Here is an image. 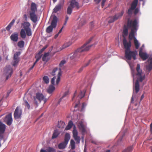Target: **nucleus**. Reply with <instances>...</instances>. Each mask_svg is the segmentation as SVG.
I'll return each instance as SVG.
<instances>
[{"mask_svg": "<svg viewBox=\"0 0 152 152\" xmlns=\"http://www.w3.org/2000/svg\"><path fill=\"white\" fill-rule=\"evenodd\" d=\"M55 150L53 148L51 147H48L47 149V152H54Z\"/></svg>", "mask_w": 152, "mask_h": 152, "instance_id": "obj_48", "label": "nucleus"}, {"mask_svg": "<svg viewBox=\"0 0 152 152\" xmlns=\"http://www.w3.org/2000/svg\"><path fill=\"white\" fill-rule=\"evenodd\" d=\"M66 61L65 60H62L59 64L60 68L58 69V74L57 77L54 76L51 80V83L53 85H58L60 80V77L61 75V69L64 68V65L65 64Z\"/></svg>", "mask_w": 152, "mask_h": 152, "instance_id": "obj_4", "label": "nucleus"}, {"mask_svg": "<svg viewBox=\"0 0 152 152\" xmlns=\"http://www.w3.org/2000/svg\"><path fill=\"white\" fill-rule=\"evenodd\" d=\"M92 46L93 45H88L85 43L81 47L78 48L77 49L81 54V53L88 51Z\"/></svg>", "mask_w": 152, "mask_h": 152, "instance_id": "obj_13", "label": "nucleus"}, {"mask_svg": "<svg viewBox=\"0 0 152 152\" xmlns=\"http://www.w3.org/2000/svg\"><path fill=\"white\" fill-rule=\"evenodd\" d=\"M22 110L19 107H17L15 111L14 114V117L15 119H19L20 118L22 115Z\"/></svg>", "mask_w": 152, "mask_h": 152, "instance_id": "obj_18", "label": "nucleus"}, {"mask_svg": "<svg viewBox=\"0 0 152 152\" xmlns=\"http://www.w3.org/2000/svg\"><path fill=\"white\" fill-rule=\"evenodd\" d=\"M59 133L57 130H56L54 131L52 136V139L56 138L58 135Z\"/></svg>", "mask_w": 152, "mask_h": 152, "instance_id": "obj_41", "label": "nucleus"}, {"mask_svg": "<svg viewBox=\"0 0 152 152\" xmlns=\"http://www.w3.org/2000/svg\"><path fill=\"white\" fill-rule=\"evenodd\" d=\"M8 51H7V52H3V54L4 56H6V58L7 60H8Z\"/></svg>", "mask_w": 152, "mask_h": 152, "instance_id": "obj_52", "label": "nucleus"}, {"mask_svg": "<svg viewBox=\"0 0 152 152\" xmlns=\"http://www.w3.org/2000/svg\"><path fill=\"white\" fill-rule=\"evenodd\" d=\"M57 22V18L56 16H54L51 25L47 28L46 31L47 33H50L52 32L53 29L56 27Z\"/></svg>", "mask_w": 152, "mask_h": 152, "instance_id": "obj_6", "label": "nucleus"}, {"mask_svg": "<svg viewBox=\"0 0 152 152\" xmlns=\"http://www.w3.org/2000/svg\"><path fill=\"white\" fill-rule=\"evenodd\" d=\"M72 8L70 6H69L68 7L67 9V14L70 15L72 12Z\"/></svg>", "mask_w": 152, "mask_h": 152, "instance_id": "obj_47", "label": "nucleus"}, {"mask_svg": "<svg viewBox=\"0 0 152 152\" xmlns=\"http://www.w3.org/2000/svg\"><path fill=\"white\" fill-rule=\"evenodd\" d=\"M79 104H80V102H79V103L78 104H76L75 106V107L76 108L77 107H78L79 105Z\"/></svg>", "mask_w": 152, "mask_h": 152, "instance_id": "obj_62", "label": "nucleus"}, {"mask_svg": "<svg viewBox=\"0 0 152 152\" xmlns=\"http://www.w3.org/2000/svg\"><path fill=\"white\" fill-rule=\"evenodd\" d=\"M24 105L26 107H27L28 109H29L30 108V106L29 104L26 100H24Z\"/></svg>", "mask_w": 152, "mask_h": 152, "instance_id": "obj_46", "label": "nucleus"}, {"mask_svg": "<svg viewBox=\"0 0 152 152\" xmlns=\"http://www.w3.org/2000/svg\"><path fill=\"white\" fill-rule=\"evenodd\" d=\"M49 55L48 53H45L42 57V60L43 61L47 62L48 60V56Z\"/></svg>", "mask_w": 152, "mask_h": 152, "instance_id": "obj_36", "label": "nucleus"}, {"mask_svg": "<svg viewBox=\"0 0 152 152\" xmlns=\"http://www.w3.org/2000/svg\"><path fill=\"white\" fill-rule=\"evenodd\" d=\"M87 104L85 103H83L82 104V107L81 110V111H82L85 108V107L86 106Z\"/></svg>", "mask_w": 152, "mask_h": 152, "instance_id": "obj_55", "label": "nucleus"}, {"mask_svg": "<svg viewBox=\"0 0 152 152\" xmlns=\"http://www.w3.org/2000/svg\"><path fill=\"white\" fill-rule=\"evenodd\" d=\"M69 6L72 8H76L78 9L79 8V4L75 0H72L70 2Z\"/></svg>", "mask_w": 152, "mask_h": 152, "instance_id": "obj_23", "label": "nucleus"}, {"mask_svg": "<svg viewBox=\"0 0 152 152\" xmlns=\"http://www.w3.org/2000/svg\"><path fill=\"white\" fill-rule=\"evenodd\" d=\"M20 35L21 37L24 39L26 37V34L25 30L23 29H22L20 32Z\"/></svg>", "mask_w": 152, "mask_h": 152, "instance_id": "obj_34", "label": "nucleus"}, {"mask_svg": "<svg viewBox=\"0 0 152 152\" xmlns=\"http://www.w3.org/2000/svg\"><path fill=\"white\" fill-rule=\"evenodd\" d=\"M69 17L68 16H66V17L65 19V21L67 22V21L69 19Z\"/></svg>", "mask_w": 152, "mask_h": 152, "instance_id": "obj_63", "label": "nucleus"}, {"mask_svg": "<svg viewBox=\"0 0 152 152\" xmlns=\"http://www.w3.org/2000/svg\"><path fill=\"white\" fill-rule=\"evenodd\" d=\"M137 22L136 20H134V21L132 20H129L127 22V26L129 28H131L130 33L129 35V38L130 40L134 39L135 38L134 36V34L137 30Z\"/></svg>", "mask_w": 152, "mask_h": 152, "instance_id": "obj_2", "label": "nucleus"}, {"mask_svg": "<svg viewBox=\"0 0 152 152\" xmlns=\"http://www.w3.org/2000/svg\"><path fill=\"white\" fill-rule=\"evenodd\" d=\"M73 123L72 121H70L68 123L67 126L65 128V130H68L70 129L73 125Z\"/></svg>", "mask_w": 152, "mask_h": 152, "instance_id": "obj_32", "label": "nucleus"}, {"mask_svg": "<svg viewBox=\"0 0 152 152\" xmlns=\"http://www.w3.org/2000/svg\"><path fill=\"white\" fill-rule=\"evenodd\" d=\"M124 13V11L122 10L120 13H118L115 15L114 16L110 17L108 23H113L120 18L122 16Z\"/></svg>", "mask_w": 152, "mask_h": 152, "instance_id": "obj_10", "label": "nucleus"}, {"mask_svg": "<svg viewBox=\"0 0 152 152\" xmlns=\"http://www.w3.org/2000/svg\"><path fill=\"white\" fill-rule=\"evenodd\" d=\"M134 42L136 48V49H138L139 48L140 44L136 38H134Z\"/></svg>", "mask_w": 152, "mask_h": 152, "instance_id": "obj_38", "label": "nucleus"}, {"mask_svg": "<svg viewBox=\"0 0 152 152\" xmlns=\"http://www.w3.org/2000/svg\"><path fill=\"white\" fill-rule=\"evenodd\" d=\"M84 68V67L83 66L82 67L80 68L78 70V71H77L78 72V73L80 72L83 70Z\"/></svg>", "mask_w": 152, "mask_h": 152, "instance_id": "obj_57", "label": "nucleus"}, {"mask_svg": "<svg viewBox=\"0 0 152 152\" xmlns=\"http://www.w3.org/2000/svg\"><path fill=\"white\" fill-rule=\"evenodd\" d=\"M11 40L15 42H16L18 39V34L17 33H14L12 34L10 37Z\"/></svg>", "mask_w": 152, "mask_h": 152, "instance_id": "obj_24", "label": "nucleus"}, {"mask_svg": "<svg viewBox=\"0 0 152 152\" xmlns=\"http://www.w3.org/2000/svg\"><path fill=\"white\" fill-rule=\"evenodd\" d=\"M68 143H66L65 142H63L60 143L58 145V148L59 149H64Z\"/></svg>", "mask_w": 152, "mask_h": 152, "instance_id": "obj_27", "label": "nucleus"}, {"mask_svg": "<svg viewBox=\"0 0 152 152\" xmlns=\"http://www.w3.org/2000/svg\"><path fill=\"white\" fill-rule=\"evenodd\" d=\"M64 2V0H61L53 9V12L56 13L59 11L61 9V7L63 5Z\"/></svg>", "mask_w": 152, "mask_h": 152, "instance_id": "obj_20", "label": "nucleus"}, {"mask_svg": "<svg viewBox=\"0 0 152 152\" xmlns=\"http://www.w3.org/2000/svg\"><path fill=\"white\" fill-rule=\"evenodd\" d=\"M86 23V21L84 19H81L79 23L78 24L77 26H76V28L79 29L84 25Z\"/></svg>", "mask_w": 152, "mask_h": 152, "instance_id": "obj_25", "label": "nucleus"}, {"mask_svg": "<svg viewBox=\"0 0 152 152\" xmlns=\"http://www.w3.org/2000/svg\"><path fill=\"white\" fill-rule=\"evenodd\" d=\"M70 146L71 147V149L73 150L75 148V142L74 141L71 140L70 141Z\"/></svg>", "mask_w": 152, "mask_h": 152, "instance_id": "obj_37", "label": "nucleus"}, {"mask_svg": "<svg viewBox=\"0 0 152 152\" xmlns=\"http://www.w3.org/2000/svg\"><path fill=\"white\" fill-rule=\"evenodd\" d=\"M20 54V52L19 51L16 52L14 54L13 57V60L12 62V65L13 66H15L18 64L19 61V56Z\"/></svg>", "mask_w": 152, "mask_h": 152, "instance_id": "obj_16", "label": "nucleus"}, {"mask_svg": "<svg viewBox=\"0 0 152 152\" xmlns=\"http://www.w3.org/2000/svg\"><path fill=\"white\" fill-rule=\"evenodd\" d=\"M85 91L83 90L82 91H81L80 94L78 96L77 98L78 99H81L83 97L85 96Z\"/></svg>", "mask_w": 152, "mask_h": 152, "instance_id": "obj_39", "label": "nucleus"}, {"mask_svg": "<svg viewBox=\"0 0 152 152\" xmlns=\"http://www.w3.org/2000/svg\"><path fill=\"white\" fill-rule=\"evenodd\" d=\"M24 18H25V20H27V15L26 14H25V15H24Z\"/></svg>", "mask_w": 152, "mask_h": 152, "instance_id": "obj_64", "label": "nucleus"}, {"mask_svg": "<svg viewBox=\"0 0 152 152\" xmlns=\"http://www.w3.org/2000/svg\"><path fill=\"white\" fill-rule=\"evenodd\" d=\"M77 126L79 129L82 131V133L83 134L86 132V124L83 120H82L77 124Z\"/></svg>", "mask_w": 152, "mask_h": 152, "instance_id": "obj_14", "label": "nucleus"}, {"mask_svg": "<svg viewBox=\"0 0 152 152\" xmlns=\"http://www.w3.org/2000/svg\"><path fill=\"white\" fill-rule=\"evenodd\" d=\"M134 13L135 15H136L139 11V9L138 8H136L134 9Z\"/></svg>", "mask_w": 152, "mask_h": 152, "instance_id": "obj_53", "label": "nucleus"}, {"mask_svg": "<svg viewBox=\"0 0 152 152\" xmlns=\"http://www.w3.org/2000/svg\"><path fill=\"white\" fill-rule=\"evenodd\" d=\"M55 88L53 85H50L47 89V91L49 94L52 93L55 90Z\"/></svg>", "mask_w": 152, "mask_h": 152, "instance_id": "obj_30", "label": "nucleus"}, {"mask_svg": "<svg viewBox=\"0 0 152 152\" xmlns=\"http://www.w3.org/2000/svg\"><path fill=\"white\" fill-rule=\"evenodd\" d=\"M129 28L127 26H126L125 25L124 26L123 32V37L126 36L128 34V28Z\"/></svg>", "mask_w": 152, "mask_h": 152, "instance_id": "obj_28", "label": "nucleus"}, {"mask_svg": "<svg viewBox=\"0 0 152 152\" xmlns=\"http://www.w3.org/2000/svg\"><path fill=\"white\" fill-rule=\"evenodd\" d=\"M137 72L134 71H132V75L134 78L135 77L137 80L135 81L134 85V90L136 93H138L140 90V85L139 81L142 82L145 78V74H143L142 70L140 69V65L139 64H137L136 68Z\"/></svg>", "mask_w": 152, "mask_h": 152, "instance_id": "obj_1", "label": "nucleus"}, {"mask_svg": "<svg viewBox=\"0 0 152 152\" xmlns=\"http://www.w3.org/2000/svg\"><path fill=\"white\" fill-rule=\"evenodd\" d=\"M80 53L79 52L78 49H77L74 52L69 54V56L71 60L75 59L76 60L78 58L80 57Z\"/></svg>", "mask_w": 152, "mask_h": 152, "instance_id": "obj_15", "label": "nucleus"}, {"mask_svg": "<svg viewBox=\"0 0 152 152\" xmlns=\"http://www.w3.org/2000/svg\"><path fill=\"white\" fill-rule=\"evenodd\" d=\"M34 104L36 105V107H37L39 103H41L42 101H44V103L46 102L47 99L42 93H37L35 96H34Z\"/></svg>", "mask_w": 152, "mask_h": 152, "instance_id": "obj_5", "label": "nucleus"}, {"mask_svg": "<svg viewBox=\"0 0 152 152\" xmlns=\"http://www.w3.org/2000/svg\"><path fill=\"white\" fill-rule=\"evenodd\" d=\"M143 49L142 48H140L139 52V56L142 59L145 61L149 57V55L146 53L143 52Z\"/></svg>", "mask_w": 152, "mask_h": 152, "instance_id": "obj_17", "label": "nucleus"}, {"mask_svg": "<svg viewBox=\"0 0 152 152\" xmlns=\"http://www.w3.org/2000/svg\"><path fill=\"white\" fill-rule=\"evenodd\" d=\"M26 34L28 36H31L32 34L31 28L29 27L31 26L30 23L28 22H24L22 23Z\"/></svg>", "mask_w": 152, "mask_h": 152, "instance_id": "obj_9", "label": "nucleus"}, {"mask_svg": "<svg viewBox=\"0 0 152 152\" xmlns=\"http://www.w3.org/2000/svg\"><path fill=\"white\" fill-rule=\"evenodd\" d=\"M69 91H66V92H65L64 93V94H63V96H62V97L58 101V103H59L61 102V101L62 100L63 98H64L66 97V96L69 94Z\"/></svg>", "mask_w": 152, "mask_h": 152, "instance_id": "obj_40", "label": "nucleus"}, {"mask_svg": "<svg viewBox=\"0 0 152 152\" xmlns=\"http://www.w3.org/2000/svg\"><path fill=\"white\" fill-rule=\"evenodd\" d=\"M133 150L132 146L128 147L126 149L124 150L122 152H131Z\"/></svg>", "mask_w": 152, "mask_h": 152, "instance_id": "obj_42", "label": "nucleus"}, {"mask_svg": "<svg viewBox=\"0 0 152 152\" xmlns=\"http://www.w3.org/2000/svg\"><path fill=\"white\" fill-rule=\"evenodd\" d=\"M94 38V37H92L91 38L87 41L86 42V43L88 45L90 43H91L92 42Z\"/></svg>", "mask_w": 152, "mask_h": 152, "instance_id": "obj_50", "label": "nucleus"}, {"mask_svg": "<svg viewBox=\"0 0 152 152\" xmlns=\"http://www.w3.org/2000/svg\"><path fill=\"white\" fill-rule=\"evenodd\" d=\"M123 44L125 49V51L130 50V48L131 46V43L130 41L127 42L126 39L124 38L123 40Z\"/></svg>", "mask_w": 152, "mask_h": 152, "instance_id": "obj_21", "label": "nucleus"}, {"mask_svg": "<svg viewBox=\"0 0 152 152\" xmlns=\"http://www.w3.org/2000/svg\"><path fill=\"white\" fill-rule=\"evenodd\" d=\"M6 126L0 121V132H5Z\"/></svg>", "mask_w": 152, "mask_h": 152, "instance_id": "obj_29", "label": "nucleus"}, {"mask_svg": "<svg viewBox=\"0 0 152 152\" xmlns=\"http://www.w3.org/2000/svg\"><path fill=\"white\" fill-rule=\"evenodd\" d=\"M148 64L146 66V69L149 72L152 69V57L149 58L148 60Z\"/></svg>", "mask_w": 152, "mask_h": 152, "instance_id": "obj_22", "label": "nucleus"}, {"mask_svg": "<svg viewBox=\"0 0 152 152\" xmlns=\"http://www.w3.org/2000/svg\"><path fill=\"white\" fill-rule=\"evenodd\" d=\"M58 71V68H55L53 70L52 72H51V74L52 75H55V73L56 72H57Z\"/></svg>", "mask_w": 152, "mask_h": 152, "instance_id": "obj_49", "label": "nucleus"}, {"mask_svg": "<svg viewBox=\"0 0 152 152\" xmlns=\"http://www.w3.org/2000/svg\"><path fill=\"white\" fill-rule=\"evenodd\" d=\"M65 126V123L63 121H60L58 122V127L60 128H64Z\"/></svg>", "mask_w": 152, "mask_h": 152, "instance_id": "obj_33", "label": "nucleus"}, {"mask_svg": "<svg viewBox=\"0 0 152 152\" xmlns=\"http://www.w3.org/2000/svg\"><path fill=\"white\" fill-rule=\"evenodd\" d=\"M90 62V61H89L87 63L85 64L83 66L84 67H85L87 66L89 64Z\"/></svg>", "mask_w": 152, "mask_h": 152, "instance_id": "obj_58", "label": "nucleus"}, {"mask_svg": "<svg viewBox=\"0 0 152 152\" xmlns=\"http://www.w3.org/2000/svg\"><path fill=\"white\" fill-rule=\"evenodd\" d=\"M12 26V25L9 23L6 28V30L7 31H9Z\"/></svg>", "mask_w": 152, "mask_h": 152, "instance_id": "obj_54", "label": "nucleus"}, {"mask_svg": "<svg viewBox=\"0 0 152 152\" xmlns=\"http://www.w3.org/2000/svg\"><path fill=\"white\" fill-rule=\"evenodd\" d=\"M102 2L101 3V6L103 8L104 6V4L106 2V0H102Z\"/></svg>", "mask_w": 152, "mask_h": 152, "instance_id": "obj_56", "label": "nucleus"}, {"mask_svg": "<svg viewBox=\"0 0 152 152\" xmlns=\"http://www.w3.org/2000/svg\"><path fill=\"white\" fill-rule=\"evenodd\" d=\"M95 22L94 20L90 22L89 24V30L90 31L94 30L95 28Z\"/></svg>", "mask_w": 152, "mask_h": 152, "instance_id": "obj_31", "label": "nucleus"}, {"mask_svg": "<svg viewBox=\"0 0 152 152\" xmlns=\"http://www.w3.org/2000/svg\"><path fill=\"white\" fill-rule=\"evenodd\" d=\"M18 45L20 48H23L24 45V42L22 40L20 41L18 43Z\"/></svg>", "mask_w": 152, "mask_h": 152, "instance_id": "obj_43", "label": "nucleus"}, {"mask_svg": "<svg viewBox=\"0 0 152 152\" xmlns=\"http://www.w3.org/2000/svg\"><path fill=\"white\" fill-rule=\"evenodd\" d=\"M4 122L6 123L7 125L10 126L12 122V114L10 113L8 115L4 118Z\"/></svg>", "mask_w": 152, "mask_h": 152, "instance_id": "obj_19", "label": "nucleus"}, {"mask_svg": "<svg viewBox=\"0 0 152 152\" xmlns=\"http://www.w3.org/2000/svg\"><path fill=\"white\" fill-rule=\"evenodd\" d=\"M70 139V135L68 133H66L65 134L64 138V141L65 142L68 143Z\"/></svg>", "mask_w": 152, "mask_h": 152, "instance_id": "obj_35", "label": "nucleus"}, {"mask_svg": "<svg viewBox=\"0 0 152 152\" xmlns=\"http://www.w3.org/2000/svg\"><path fill=\"white\" fill-rule=\"evenodd\" d=\"M138 2V0H134L132 3L130 8L128 9L127 13L129 15L132 14L133 11L134 10L137 6Z\"/></svg>", "mask_w": 152, "mask_h": 152, "instance_id": "obj_12", "label": "nucleus"}, {"mask_svg": "<svg viewBox=\"0 0 152 152\" xmlns=\"http://www.w3.org/2000/svg\"><path fill=\"white\" fill-rule=\"evenodd\" d=\"M40 152H47V151L42 149H41Z\"/></svg>", "mask_w": 152, "mask_h": 152, "instance_id": "obj_61", "label": "nucleus"}, {"mask_svg": "<svg viewBox=\"0 0 152 152\" xmlns=\"http://www.w3.org/2000/svg\"><path fill=\"white\" fill-rule=\"evenodd\" d=\"M63 28H64V26H62V27L59 30V32H58V34H59L61 32Z\"/></svg>", "mask_w": 152, "mask_h": 152, "instance_id": "obj_60", "label": "nucleus"}, {"mask_svg": "<svg viewBox=\"0 0 152 152\" xmlns=\"http://www.w3.org/2000/svg\"><path fill=\"white\" fill-rule=\"evenodd\" d=\"M137 54L136 51H132L130 50L125 51V57L128 60H130L132 58H133L134 60H135Z\"/></svg>", "mask_w": 152, "mask_h": 152, "instance_id": "obj_7", "label": "nucleus"}, {"mask_svg": "<svg viewBox=\"0 0 152 152\" xmlns=\"http://www.w3.org/2000/svg\"><path fill=\"white\" fill-rule=\"evenodd\" d=\"M43 81L46 84L49 83V79L47 76H45L43 78Z\"/></svg>", "mask_w": 152, "mask_h": 152, "instance_id": "obj_45", "label": "nucleus"}, {"mask_svg": "<svg viewBox=\"0 0 152 152\" xmlns=\"http://www.w3.org/2000/svg\"><path fill=\"white\" fill-rule=\"evenodd\" d=\"M4 132H0V141H1L3 138L4 136Z\"/></svg>", "mask_w": 152, "mask_h": 152, "instance_id": "obj_51", "label": "nucleus"}, {"mask_svg": "<svg viewBox=\"0 0 152 152\" xmlns=\"http://www.w3.org/2000/svg\"><path fill=\"white\" fill-rule=\"evenodd\" d=\"M35 58H37L36 60V61H35L34 63V64L33 65V66L31 67H30V68L29 69L30 70H31L32 69L34 68V66L38 62V61L40 58V57H38V58H37V56H35Z\"/></svg>", "mask_w": 152, "mask_h": 152, "instance_id": "obj_44", "label": "nucleus"}, {"mask_svg": "<svg viewBox=\"0 0 152 152\" xmlns=\"http://www.w3.org/2000/svg\"><path fill=\"white\" fill-rule=\"evenodd\" d=\"M72 44V42L71 41H69L65 43H64L63 46L61 47L60 48L61 50H62L70 46Z\"/></svg>", "mask_w": 152, "mask_h": 152, "instance_id": "obj_26", "label": "nucleus"}, {"mask_svg": "<svg viewBox=\"0 0 152 152\" xmlns=\"http://www.w3.org/2000/svg\"><path fill=\"white\" fill-rule=\"evenodd\" d=\"M15 22V20L14 19H13L12 20V21L10 23V24L12 25V26L13 25L14 23Z\"/></svg>", "mask_w": 152, "mask_h": 152, "instance_id": "obj_59", "label": "nucleus"}, {"mask_svg": "<svg viewBox=\"0 0 152 152\" xmlns=\"http://www.w3.org/2000/svg\"><path fill=\"white\" fill-rule=\"evenodd\" d=\"M13 73V69L10 65L7 66L5 68L3 72V74L6 76V80L10 78Z\"/></svg>", "mask_w": 152, "mask_h": 152, "instance_id": "obj_8", "label": "nucleus"}, {"mask_svg": "<svg viewBox=\"0 0 152 152\" xmlns=\"http://www.w3.org/2000/svg\"><path fill=\"white\" fill-rule=\"evenodd\" d=\"M72 133L73 137L76 141V143L77 144H79L80 143L81 139L80 137L78 136V132L76 129V126L75 125L74 126V127H73Z\"/></svg>", "mask_w": 152, "mask_h": 152, "instance_id": "obj_11", "label": "nucleus"}, {"mask_svg": "<svg viewBox=\"0 0 152 152\" xmlns=\"http://www.w3.org/2000/svg\"><path fill=\"white\" fill-rule=\"evenodd\" d=\"M37 9L36 4L34 2H32L31 4L29 14L31 20L34 23H36L39 20L37 16L35 14L36 12L37 11Z\"/></svg>", "mask_w": 152, "mask_h": 152, "instance_id": "obj_3", "label": "nucleus"}]
</instances>
